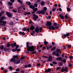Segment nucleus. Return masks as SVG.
Returning <instances> with one entry per match:
<instances>
[{
  "instance_id": "1",
  "label": "nucleus",
  "mask_w": 73,
  "mask_h": 73,
  "mask_svg": "<svg viewBox=\"0 0 73 73\" xmlns=\"http://www.w3.org/2000/svg\"><path fill=\"white\" fill-rule=\"evenodd\" d=\"M26 47L27 48V51H26V53L27 54H29V52H33L35 50V47L33 46H29V42H27L26 43Z\"/></svg>"
},
{
  "instance_id": "2",
  "label": "nucleus",
  "mask_w": 73,
  "mask_h": 73,
  "mask_svg": "<svg viewBox=\"0 0 73 73\" xmlns=\"http://www.w3.org/2000/svg\"><path fill=\"white\" fill-rule=\"evenodd\" d=\"M16 43L15 42H14V43H11V44H7V47H9L10 46H11L12 48H13L15 46H16Z\"/></svg>"
},
{
  "instance_id": "3",
  "label": "nucleus",
  "mask_w": 73,
  "mask_h": 73,
  "mask_svg": "<svg viewBox=\"0 0 73 73\" xmlns=\"http://www.w3.org/2000/svg\"><path fill=\"white\" fill-rule=\"evenodd\" d=\"M37 14H42V15H44L45 14V11L44 10L40 11H38L36 12Z\"/></svg>"
},
{
  "instance_id": "4",
  "label": "nucleus",
  "mask_w": 73,
  "mask_h": 73,
  "mask_svg": "<svg viewBox=\"0 0 73 73\" xmlns=\"http://www.w3.org/2000/svg\"><path fill=\"white\" fill-rule=\"evenodd\" d=\"M5 19H6V17H5L4 16L1 17L0 19V23H2L3 21L4 20H5Z\"/></svg>"
},
{
  "instance_id": "5",
  "label": "nucleus",
  "mask_w": 73,
  "mask_h": 73,
  "mask_svg": "<svg viewBox=\"0 0 73 73\" xmlns=\"http://www.w3.org/2000/svg\"><path fill=\"white\" fill-rule=\"evenodd\" d=\"M51 25H52V23L50 21H48L47 22L46 24V25L47 26V27H50L51 26Z\"/></svg>"
},
{
  "instance_id": "6",
  "label": "nucleus",
  "mask_w": 73,
  "mask_h": 73,
  "mask_svg": "<svg viewBox=\"0 0 73 73\" xmlns=\"http://www.w3.org/2000/svg\"><path fill=\"white\" fill-rule=\"evenodd\" d=\"M33 19H34L35 21H36V19H38V17L36 15H35V14H33Z\"/></svg>"
},
{
  "instance_id": "7",
  "label": "nucleus",
  "mask_w": 73,
  "mask_h": 73,
  "mask_svg": "<svg viewBox=\"0 0 73 73\" xmlns=\"http://www.w3.org/2000/svg\"><path fill=\"white\" fill-rule=\"evenodd\" d=\"M6 13L8 17H12V14L9 12H7Z\"/></svg>"
},
{
  "instance_id": "8",
  "label": "nucleus",
  "mask_w": 73,
  "mask_h": 73,
  "mask_svg": "<svg viewBox=\"0 0 73 73\" xmlns=\"http://www.w3.org/2000/svg\"><path fill=\"white\" fill-rule=\"evenodd\" d=\"M12 51L14 52H15V51H17V52H20L21 51V49L20 48H17L16 49H13L12 50Z\"/></svg>"
},
{
  "instance_id": "9",
  "label": "nucleus",
  "mask_w": 73,
  "mask_h": 73,
  "mask_svg": "<svg viewBox=\"0 0 73 73\" xmlns=\"http://www.w3.org/2000/svg\"><path fill=\"white\" fill-rule=\"evenodd\" d=\"M48 28L50 30H55V28L53 26H49L48 27Z\"/></svg>"
},
{
  "instance_id": "10",
  "label": "nucleus",
  "mask_w": 73,
  "mask_h": 73,
  "mask_svg": "<svg viewBox=\"0 0 73 73\" xmlns=\"http://www.w3.org/2000/svg\"><path fill=\"white\" fill-rule=\"evenodd\" d=\"M46 48L47 49V50H49V48H52V46H50V45H48L46 46Z\"/></svg>"
},
{
  "instance_id": "11",
  "label": "nucleus",
  "mask_w": 73,
  "mask_h": 73,
  "mask_svg": "<svg viewBox=\"0 0 73 73\" xmlns=\"http://www.w3.org/2000/svg\"><path fill=\"white\" fill-rule=\"evenodd\" d=\"M15 63L16 64H19V63H20L21 62V61L20 60V59L19 60H15Z\"/></svg>"
},
{
  "instance_id": "12",
  "label": "nucleus",
  "mask_w": 73,
  "mask_h": 73,
  "mask_svg": "<svg viewBox=\"0 0 73 73\" xmlns=\"http://www.w3.org/2000/svg\"><path fill=\"white\" fill-rule=\"evenodd\" d=\"M35 31L36 33H38V32H39V28L38 27H36L35 29Z\"/></svg>"
},
{
  "instance_id": "13",
  "label": "nucleus",
  "mask_w": 73,
  "mask_h": 73,
  "mask_svg": "<svg viewBox=\"0 0 73 73\" xmlns=\"http://www.w3.org/2000/svg\"><path fill=\"white\" fill-rule=\"evenodd\" d=\"M62 35H63L64 36V37H65V38H66V37L69 36H70V34L69 33H67L66 35L62 34Z\"/></svg>"
},
{
  "instance_id": "14",
  "label": "nucleus",
  "mask_w": 73,
  "mask_h": 73,
  "mask_svg": "<svg viewBox=\"0 0 73 73\" xmlns=\"http://www.w3.org/2000/svg\"><path fill=\"white\" fill-rule=\"evenodd\" d=\"M35 27L33 25H31V27L30 28V29L31 31H33L35 29Z\"/></svg>"
},
{
  "instance_id": "15",
  "label": "nucleus",
  "mask_w": 73,
  "mask_h": 73,
  "mask_svg": "<svg viewBox=\"0 0 73 73\" xmlns=\"http://www.w3.org/2000/svg\"><path fill=\"white\" fill-rule=\"evenodd\" d=\"M53 59V58L51 56H49V59H48V61L50 62Z\"/></svg>"
},
{
  "instance_id": "16",
  "label": "nucleus",
  "mask_w": 73,
  "mask_h": 73,
  "mask_svg": "<svg viewBox=\"0 0 73 73\" xmlns=\"http://www.w3.org/2000/svg\"><path fill=\"white\" fill-rule=\"evenodd\" d=\"M61 71L62 72V73H64V72H68V70H64L63 68H62V69L61 70Z\"/></svg>"
},
{
  "instance_id": "17",
  "label": "nucleus",
  "mask_w": 73,
  "mask_h": 73,
  "mask_svg": "<svg viewBox=\"0 0 73 73\" xmlns=\"http://www.w3.org/2000/svg\"><path fill=\"white\" fill-rule=\"evenodd\" d=\"M2 23L3 24L1 23H0V25H5L7 23V22L5 21H3Z\"/></svg>"
},
{
  "instance_id": "18",
  "label": "nucleus",
  "mask_w": 73,
  "mask_h": 73,
  "mask_svg": "<svg viewBox=\"0 0 73 73\" xmlns=\"http://www.w3.org/2000/svg\"><path fill=\"white\" fill-rule=\"evenodd\" d=\"M19 35H23V36H25V34L24 32H22L21 31L19 32Z\"/></svg>"
},
{
  "instance_id": "19",
  "label": "nucleus",
  "mask_w": 73,
  "mask_h": 73,
  "mask_svg": "<svg viewBox=\"0 0 73 73\" xmlns=\"http://www.w3.org/2000/svg\"><path fill=\"white\" fill-rule=\"evenodd\" d=\"M62 60V57H58L56 58V60L57 61H61Z\"/></svg>"
},
{
  "instance_id": "20",
  "label": "nucleus",
  "mask_w": 73,
  "mask_h": 73,
  "mask_svg": "<svg viewBox=\"0 0 73 73\" xmlns=\"http://www.w3.org/2000/svg\"><path fill=\"white\" fill-rule=\"evenodd\" d=\"M19 56L17 55H13V58H14V59H16L17 60L18 59V58H17V57H18Z\"/></svg>"
},
{
  "instance_id": "21",
  "label": "nucleus",
  "mask_w": 73,
  "mask_h": 73,
  "mask_svg": "<svg viewBox=\"0 0 73 73\" xmlns=\"http://www.w3.org/2000/svg\"><path fill=\"white\" fill-rule=\"evenodd\" d=\"M17 10L18 11V12H19V13H21V12H20V11H21V7H19L18 8Z\"/></svg>"
},
{
  "instance_id": "22",
  "label": "nucleus",
  "mask_w": 73,
  "mask_h": 73,
  "mask_svg": "<svg viewBox=\"0 0 73 73\" xmlns=\"http://www.w3.org/2000/svg\"><path fill=\"white\" fill-rule=\"evenodd\" d=\"M16 61V60L15 59L13 58H11L10 61V62H15Z\"/></svg>"
},
{
  "instance_id": "23",
  "label": "nucleus",
  "mask_w": 73,
  "mask_h": 73,
  "mask_svg": "<svg viewBox=\"0 0 73 73\" xmlns=\"http://www.w3.org/2000/svg\"><path fill=\"white\" fill-rule=\"evenodd\" d=\"M51 71V69L50 68H48V70L46 69L45 72L46 73L49 72Z\"/></svg>"
},
{
  "instance_id": "24",
  "label": "nucleus",
  "mask_w": 73,
  "mask_h": 73,
  "mask_svg": "<svg viewBox=\"0 0 73 73\" xmlns=\"http://www.w3.org/2000/svg\"><path fill=\"white\" fill-rule=\"evenodd\" d=\"M59 16L60 18L61 19H62V20H64V17L60 14L59 15Z\"/></svg>"
},
{
  "instance_id": "25",
  "label": "nucleus",
  "mask_w": 73,
  "mask_h": 73,
  "mask_svg": "<svg viewBox=\"0 0 73 73\" xmlns=\"http://www.w3.org/2000/svg\"><path fill=\"white\" fill-rule=\"evenodd\" d=\"M8 5L9 6H12L13 5V3L9 1L8 2Z\"/></svg>"
},
{
  "instance_id": "26",
  "label": "nucleus",
  "mask_w": 73,
  "mask_h": 73,
  "mask_svg": "<svg viewBox=\"0 0 73 73\" xmlns=\"http://www.w3.org/2000/svg\"><path fill=\"white\" fill-rule=\"evenodd\" d=\"M31 15V13H30L29 12H28L27 13V12H26L25 13L24 15L25 16H26V15Z\"/></svg>"
},
{
  "instance_id": "27",
  "label": "nucleus",
  "mask_w": 73,
  "mask_h": 73,
  "mask_svg": "<svg viewBox=\"0 0 73 73\" xmlns=\"http://www.w3.org/2000/svg\"><path fill=\"white\" fill-rule=\"evenodd\" d=\"M60 51H61V49L59 48H57L56 49V52H57V53H60Z\"/></svg>"
},
{
  "instance_id": "28",
  "label": "nucleus",
  "mask_w": 73,
  "mask_h": 73,
  "mask_svg": "<svg viewBox=\"0 0 73 73\" xmlns=\"http://www.w3.org/2000/svg\"><path fill=\"white\" fill-rule=\"evenodd\" d=\"M26 30H27V27H24L22 29V31L24 32H25V31H26Z\"/></svg>"
},
{
  "instance_id": "29",
  "label": "nucleus",
  "mask_w": 73,
  "mask_h": 73,
  "mask_svg": "<svg viewBox=\"0 0 73 73\" xmlns=\"http://www.w3.org/2000/svg\"><path fill=\"white\" fill-rule=\"evenodd\" d=\"M64 17L65 19H66V20H67V19H69V17H68L67 15H65Z\"/></svg>"
},
{
  "instance_id": "30",
  "label": "nucleus",
  "mask_w": 73,
  "mask_h": 73,
  "mask_svg": "<svg viewBox=\"0 0 73 73\" xmlns=\"http://www.w3.org/2000/svg\"><path fill=\"white\" fill-rule=\"evenodd\" d=\"M61 62H63L64 63H66V60L65 59H63L62 60H62H61Z\"/></svg>"
},
{
  "instance_id": "31",
  "label": "nucleus",
  "mask_w": 73,
  "mask_h": 73,
  "mask_svg": "<svg viewBox=\"0 0 73 73\" xmlns=\"http://www.w3.org/2000/svg\"><path fill=\"white\" fill-rule=\"evenodd\" d=\"M40 4L42 6H43V5H44V4H45V2H42L40 3Z\"/></svg>"
},
{
  "instance_id": "32",
  "label": "nucleus",
  "mask_w": 73,
  "mask_h": 73,
  "mask_svg": "<svg viewBox=\"0 0 73 73\" xmlns=\"http://www.w3.org/2000/svg\"><path fill=\"white\" fill-rule=\"evenodd\" d=\"M55 49H56V47H53L51 48V51H53V50H55Z\"/></svg>"
},
{
  "instance_id": "33",
  "label": "nucleus",
  "mask_w": 73,
  "mask_h": 73,
  "mask_svg": "<svg viewBox=\"0 0 73 73\" xmlns=\"http://www.w3.org/2000/svg\"><path fill=\"white\" fill-rule=\"evenodd\" d=\"M15 49H18V48H19V45H18V44H17L16 46H15Z\"/></svg>"
},
{
  "instance_id": "34",
  "label": "nucleus",
  "mask_w": 73,
  "mask_h": 73,
  "mask_svg": "<svg viewBox=\"0 0 73 73\" xmlns=\"http://www.w3.org/2000/svg\"><path fill=\"white\" fill-rule=\"evenodd\" d=\"M56 53L57 52H56L55 51H54L52 53V54H53V55H55L56 56Z\"/></svg>"
},
{
  "instance_id": "35",
  "label": "nucleus",
  "mask_w": 73,
  "mask_h": 73,
  "mask_svg": "<svg viewBox=\"0 0 73 73\" xmlns=\"http://www.w3.org/2000/svg\"><path fill=\"white\" fill-rule=\"evenodd\" d=\"M52 64H54V65H57V63L56 62L53 61L52 62Z\"/></svg>"
},
{
  "instance_id": "36",
  "label": "nucleus",
  "mask_w": 73,
  "mask_h": 73,
  "mask_svg": "<svg viewBox=\"0 0 73 73\" xmlns=\"http://www.w3.org/2000/svg\"><path fill=\"white\" fill-rule=\"evenodd\" d=\"M26 3V4H27L29 5H31V3L30 2H27Z\"/></svg>"
},
{
  "instance_id": "37",
  "label": "nucleus",
  "mask_w": 73,
  "mask_h": 73,
  "mask_svg": "<svg viewBox=\"0 0 73 73\" xmlns=\"http://www.w3.org/2000/svg\"><path fill=\"white\" fill-rule=\"evenodd\" d=\"M38 9L37 8H35V9H34L33 10V11L34 12H36V11H37V10Z\"/></svg>"
},
{
  "instance_id": "38",
  "label": "nucleus",
  "mask_w": 73,
  "mask_h": 73,
  "mask_svg": "<svg viewBox=\"0 0 73 73\" xmlns=\"http://www.w3.org/2000/svg\"><path fill=\"white\" fill-rule=\"evenodd\" d=\"M44 44L45 45H46L48 44V43L47 41H44Z\"/></svg>"
},
{
  "instance_id": "39",
  "label": "nucleus",
  "mask_w": 73,
  "mask_h": 73,
  "mask_svg": "<svg viewBox=\"0 0 73 73\" xmlns=\"http://www.w3.org/2000/svg\"><path fill=\"white\" fill-rule=\"evenodd\" d=\"M67 11H68V12H69V11H70V8L67 7Z\"/></svg>"
},
{
  "instance_id": "40",
  "label": "nucleus",
  "mask_w": 73,
  "mask_h": 73,
  "mask_svg": "<svg viewBox=\"0 0 73 73\" xmlns=\"http://www.w3.org/2000/svg\"><path fill=\"white\" fill-rule=\"evenodd\" d=\"M4 48V46L1 45V46L0 47L1 49V50H2V49H3Z\"/></svg>"
},
{
  "instance_id": "41",
  "label": "nucleus",
  "mask_w": 73,
  "mask_h": 73,
  "mask_svg": "<svg viewBox=\"0 0 73 73\" xmlns=\"http://www.w3.org/2000/svg\"><path fill=\"white\" fill-rule=\"evenodd\" d=\"M42 27H40L39 29V32H42Z\"/></svg>"
},
{
  "instance_id": "42",
  "label": "nucleus",
  "mask_w": 73,
  "mask_h": 73,
  "mask_svg": "<svg viewBox=\"0 0 73 73\" xmlns=\"http://www.w3.org/2000/svg\"><path fill=\"white\" fill-rule=\"evenodd\" d=\"M9 24L11 25H13V22H10L9 23Z\"/></svg>"
},
{
  "instance_id": "43",
  "label": "nucleus",
  "mask_w": 73,
  "mask_h": 73,
  "mask_svg": "<svg viewBox=\"0 0 73 73\" xmlns=\"http://www.w3.org/2000/svg\"><path fill=\"white\" fill-rule=\"evenodd\" d=\"M29 23L30 24H33V22L32 21H30L29 22Z\"/></svg>"
},
{
  "instance_id": "44",
  "label": "nucleus",
  "mask_w": 73,
  "mask_h": 73,
  "mask_svg": "<svg viewBox=\"0 0 73 73\" xmlns=\"http://www.w3.org/2000/svg\"><path fill=\"white\" fill-rule=\"evenodd\" d=\"M55 28L56 29H59V27L58 26H55Z\"/></svg>"
},
{
  "instance_id": "45",
  "label": "nucleus",
  "mask_w": 73,
  "mask_h": 73,
  "mask_svg": "<svg viewBox=\"0 0 73 73\" xmlns=\"http://www.w3.org/2000/svg\"><path fill=\"white\" fill-rule=\"evenodd\" d=\"M59 64L60 66H62V65H63V64H62V63L61 62H60L59 63Z\"/></svg>"
},
{
  "instance_id": "46",
  "label": "nucleus",
  "mask_w": 73,
  "mask_h": 73,
  "mask_svg": "<svg viewBox=\"0 0 73 73\" xmlns=\"http://www.w3.org/2000/svg\"><path fill=\"white\" fill-rule=\"evenodd\" d=\"M12 11L13 12H15V13H16V12H17V11L14 9Z\"/></svg>"
},
{
  "instance_id": "47",
  "label": "nucleus",
  "mask_w": 73,
  "mask_h": 73,
  "mask_svg": "<svg viewBox=\"0 0 73 73\" xmlns=\"http://www.w3.org/2000/svg\"><path fill=\"white\" fill-rule=\"evenodd\" d=\"M55 56H57V57H58V56H60V54H59V53H57L56 54V55Z\"/></svg>"
},
{
  "instance_id": "48",
  "label": "nucleus",
  "mask_w": 73,
  "mask_h": 73,
  "mask_svg": "<svg viewBox=\"0 0 73 73\" xmlns=\"http://www.w3.org/2000/svg\"><path fill=\"white\" fill-rule=\"evenodd\" d=\"M34 5L35 7H37V3H34Z\"/></svg>"
},
{
  "instance_id": "49",
  "label": "nucleus",
  "mask_w": 73,
  "mask_h": 73,
  "mask_svg": "<svg viewBox=\"0 0 73 73\" xmlns=\"http://www.w3.org/2000/svg\"><path fill=\"white\" fill-rule=\"evenodd\" d=\"M56 8H54L52 9V11H53L54 12V11H56Z\"/></svg>"
},
{
  "instance_id": "50",
  "label": "nucleus",
  "mask_w": 73,
  "mask_h": 73,
  "mask_svg": "<svg viewBox=\"0 0 73 73\" xmlns=\"http://www.w3.org/2000/svg\"><path fill=\"white\" fill-rule=\"evenodd\" d=\"M44 11H46L47 10V8L46 7H44Z\"/></svg>"
},
{
  "instance_id": "51",
  "label": "nucleus",
  "mask_w": 73,
  "mask_h": 73,
  "mask_svg": "<svg viewBox=\"0 0 73 73\" xmlns=\"http://www.w3.org/2000/svg\"><path fill=\"white\" fill-rule=\"evenodd\" d=\"M15 71H16V72H20V70L19 69V68H17L15 70Z\"/></svg>"
},
{
  "instance_id": "52",
  "label": "nucleus",
  "mask_w": 73,
  "mask_h": 73,
  "mask_svg": "<svg viewBox=\"0 0 73 73\" xmlns=\"http://www.w3.org/2000/svg\"><path fill=\"white\" fill-rule=\"evenodd\" d=\"M9 69H10V70H12V67L11 66H10L9 68Z\"/></svg>"
},
{
  "instance_id": "53",
  "label": "nucleus",
  "mask_w": 73,
  "mask_h": 73,
  "mask_svg": "<svg viewBox=\"0 0 73 73\" xmlns=\"http://www.w3.org/2000/svg\"><path fill=\"white\" fill-rule=\"evenodd\" d=\"M9 8L11 9H13V7L10 6V7H9Z\"/></svg>"
},
{
  "instance_id": "54",
  "label": "nucleus",
  "mask_w": 73,
  "mask_h": 73,
  "mask_svg": "<svg viewBox=\"0 0 73 73\" xmlns=\"http://www.w3.org/2000/svg\"><path fill=\"white\" fill-rule=\"evenodd\" d=\"M36 53V52L34 51L33 52H31V54H35Z\"/></svg>"
},
{
  "instance_id": "55",
  "label": "nucleus",
  "mask_w": 73,
  "mask_h": 73,
  "mask_svg": "<svg viewBox=\"0 0 73 73\" xmlns=\"http://www.w3.org/2000/svg\"><path fill=\"white\" fill-rule=\"evenodd\" d=\"M54 25H53L54 26H55L56 25H57V23H55L54 22Z\"/></svg>"
},
{
  "instance_id": "56",
  "label": "nucleus",
  "mask_w": 73,
  "mask_h": 73,
  "mask_svg": "<svg viewBox=\"0 0 73 73\" xmlns=\"http://www.w3.org/2000/svg\"><path fill=\"white\" fill-rule=\"evenodd\" d=\"M40 65H41V64L40 63H39L36 65V66H40Z\"/></svg>"
},
{
  "instance_id": "57",
  "label": "nucleus",
  "mask_w": 73,
  "mask_h": 73,
  "mask_svg": "<svg viewBox=\"0 0 73 73\" xmlns=\"http://www.w3.org/2000/svg\"><path fill=\"white\" fill-rule=\"evenodd\" d=\"M68 66H69V67H72V65L71 64H68Z\"/></svg>"
},
{
  "instance_id": "58",
  "label": "nucleus",
  "mask_w": 73,
  "mask_h": 73,
  "mask_svg": "<svg viewBox=\"0 0 73 73\" xmlns=\"http://www.w3.org/2000/svg\"><path fill=\"white\" fill-rule=\"evenodd\" d=\"M28 66L29 68H31V66L30 64H29L28 65Z\"/></svg>"
},
{
  "instance_id": "59",
  "label": "nucleus",
  "mask_w": 73,
  "mask_h": 73,
  "mask_svg": "<svg viewBox=\"0 0 73 73\" xmlns=\"http://www.w3.org/2000/svg\"><path fill=\"white\" fill-rule=\"evenodd\" d=\"M10 50V48H7L6 50H7V51H9Z\"/></svg>"
},
{
  "instance_id": "60",
  "label": "nucleus",
  "mask_w": 73,
  "mask_h": 73,
  "mask_svg": "<svg viewBox=\"0 0 73 73\" xmlns=\"http://www.w3.org/2000/svg\"><path fill=\"white\" fill-rule=\"evenodd\" d=\"M26 31H28V32H30V31H29V28H27V29H26Z\"/></svg>"
},
{
  "instance_id": "61",
  "label": "nucleus",
  "mask_w": 73,
  "mask_h": 73,
  "mask_svg": "<svg viewBox=\"0 0 73 73\" xmlns=\"http://www.w3.org/2000/svg\"><path fill=\"white\" fill-rule=\"evenodd\" d=\"M60 69V67H57L56 69V70H58L59 69Z\"/></svg>"
},
{
  "instance_id": "62",
  "label": "nucleus",
  "mask_w": 73,
  "mask_h": 73,
  "mask_svg": "<svg viewBox=\"0 0 73 73\" xmlns=\"http://www.w3.org/2000/svg\"><path fill=\"white\" fill-rule=\"evenodd\" d=\"M29 8H32V7H33V5H31L29 7Z\"/></svg>"
},
{
  "instance_id": "63",
  "label": "nucleus",
  "mask_w": 73,
  "mask_h": 73,
  "mask_svg": "<svg viewBox=\"0 0 73 73\" xmlns=\"http://www.w3.org/2000/svg\"><path fill=\"white\" fill-rule=\"evenodd\" d=\"M1 13L2 14H4V11H1Z\"/></svg>"
},
{
  "instance_id": "64",
  "label": "nucleus",
  "mask_w": 73,
  "mask_h": 73,
  "mask_svg": "<svg viewBox=\"0 0 73 73\" xmlns=\"http://www.w3.org/2000/svg\"><path fill=\"white\" fill-rule=\"evenodd\" d=\"M70 59H72V58H73V57L72 56H70L69 57Z\"/></svg>"
}]
</instances>
